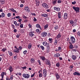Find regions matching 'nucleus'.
I'll return each mask as SVG.
<instances>
[{
    "label": "nucleus",
    "instance_id": "nucleus-1",
    "mask_svg": "<svg viewBox=\"0 0 80 80\" xmlns=\"http://www.w3.org/2000/svg\"><path fill=\"white\" fill-rule=\"evenodd\" d=\"M73 8L74 10L77 13H79V12H80V8L79 7H76L75 6H73Z\"/></svg>",
    "mask_w": 80,
    "mask_h": 80
},
{
    "label": "nucleus",
    "instance_id": "nucleus-2",
    "mask_svg": "<svg viewBox=\"0 0 80 80\" xmlns=\"http://www.w3.org/2000/svg\"><path fill=\"white\" fill-rule=\"evenodd\" d=\"M71 42L72 43H75V38L73 36H72L70 37Z\"/></svg>",
    "mask_w": 80,
    "mask_h": 80
},
{
    "label": "nucleus",
    "instance_id": "nucleus-3",
    "mask_svg": "<svg viewBox=\"0 0 80 80\" xmlns=\"http://www.w3.org/2000/svg\"><path fill=\"white\" fill-rule=\"evenodd\" d=\"M22 76L25 78H30V75L28 74H23Z\"/></svg>",
    "mask_w": 80,
    "mask_h": 80
},
{
    "label": "nucleus",
    "instance_id": "nucleus-4",
    "mask_svg": "<svg viewBox=\"0 0 80 80\" xmlns=\"http://www.w3.org/2000/svg\"><path fill=\"white\" fill-rule=\"evenodd\" d=\"M42 6L44 7V8H46L47 9H48V8H49L48 5L46 3H43L42 4Z\"/></svg>",
    "mask_w": 80,
    "mask_h": 80
},
{
    "label": "nucleus",
    "instance_id": "nucleus-5",
    "mask_svg": "<svg viewBox=\"0 0 80 80\" xmlns=\"http://www.w3.org/2000/svg\"><path fill=\"white\" fill-rule=\"evenodd\" d=\"M47 35V33L46 32H44L41 33V36L43 37H45Z\"/></svg>",
    "mask_w": 80,
    "mask_h": 80
},
{
    "label": "nucleus",
    "instance_id": "nucleus-6",
    "mask_svg": "<svg viewBox=\"0 0 80 80\" xmlns=\"http://www.w3.org/2000/svg\"><path fill=\"white\" fill-rule=\"evenodd\" d=\"M43 71L44 77H47V70L45 69H44Z\"/></svg>",
    "mask_w": 80,
    "mask_h": 80
},
{
    "label": "nucleus",
    "instance_id": "nucleus-7",
    "mask_svg": "<svg viewBox=\"0 0 80 80\" xmlns=\"http://www.w3.org/2000/svg\"><path fill=\"white\" fill-rule=\"evenodd\" d=\"M63 18L65 20L67 19V18H68V14H67V13H64Z\"/></svg>",
    "mask_w": 80,
    "mask_h": 80
},
{
    "label": "nucleus",
    "instance_id": "nucleus-8",
    "mask_svg": "<svg viewBox=\"0 0 80 80\" xmlns=\"http://www.w3.org/2000/svg\"><path fill=\"white\" fill-rule=\"evenodd\" d=\"M35 2H36V6L37 7L39 6V5H40V1L39 0H35Z\"/></svg>",
    "mask_w": 80,
    "mask_h": 80
},
{
    "label": "nucleus",
    "instance_id": "nucleus-9",
    "mask_svg": "<svg viewBox=\"0 0 80 80\" xmlns=\"http://www.w3.org/2000/svg\"><path fill=\"white\" fill-rule=\"evenodd\" d=\"M25 10H26V12H30V9L29 8V7H28V6L25 7Z\"/></svg>",
    "mask_w": 80,
    "mask_h": 80
},
{
    "label": "nucleus",
    "instance_id": "nucleus-10",
    "mask_svg": "<svg viewBox=\"0 0 80 80\" xmlns=\"http://www.w3.org/2000/svg\"><path fill=\"white\" fill-rule=\"evenodd\" d=\"M54 9L55 10H56V11H57L58 12H59V11H60V8L56 7H54Z\"/></svg>",
    "mask_w": 80,
    "mask_h": 80
},
{
    "label": "nucleus",
    "instance_id": "nucleus-11",
    "mask_svg": "<svg viewBox=\"0 0 80 80\" xmlns=\"http://www.w3.org/2000/svg\"><path fill=\"white\" fill-rule=\"evenodd\" d=\"M73 74L74 75L80 76V73L77 72H74L73 73Z\"/></svg>",
    "mask_w": 80,
    "mask_h": 80
},
{
    "label": "nucleus",
    "instance_id": "nucleus-12",
    "mask_svg": "<svg viewBox=\"0 0 80 80\" xmlns=\"http://www.w3.org/2000/svg\"><path fill=\"white\" fill-rule=\"evenodd\" d=\"M41 16L42 17H48V14H46V13H44L41 14Z\"/></svg>",
    "mask_w": 80,
    "mask_h": 80
},
{
    "label": "nucleus",
    "instance_id": "nucleus-13",
    "mask_svg": "<svg viewBox=\"0 0 80 80\" xmlns=\"http://www.w3.org/2000/svg\"><path fill=\"white\" fill-rule=\"evenodd\" d=\"M8 70L10 71V73H12L13 71V68L11 66H10L9 68H8Z\"/></svg>",
    "mask_w": 80,
    "mask_h": 80
},
{
    "label": "nucleus",
    "instance_id": "nucleus-14",
    "mask_svg": "<svg viewBox=\"0 0 80 80\" xmlns=\"http://www.w3.org/2000/svg\"><path fill=\"white\" fill-rule=\"evenodd\" d=\"M55 76L56 78V80H58L60 78V76L58 74H56Z\"/></svg>",
    "mask_w": 80,
    "mask_h": 80
},
{
    "label": "nucleus",
    "instance_id": "nucleus-15",
    "mask_svg": "<svg viewBox=\"0 0 80 80\" xmlns=\"http://www.w3.org/2000/svg\"><path fill=\"white\" fill-rule=\"evenodd\" d=\"M48 27V24H47L44 27V30H47Z\"/></svg>",
    "mask_w": 80,
    "mask_h": 80
},
{
    "label": "nucleus",
    "instance_id": "nucleus-16",
    "mask_svg": "<svg viewBox=\"0 0 80 80\" xmlns=\"http://www.w3.org/2000/svg\"><path fill=\"white\" fill-rule=\"evenodd\" d=\"M77 21H76L75 22H73V24H72V27H74L77 26Z\"/></svg>",
    "mask_w": 80,
    "mask_h": 80
},
{
    "label": "nucleus",
    "instance_id": "nucleus-17",
    "mask_svg": "<svg viewBox=\"0 0 80 80\" xmlns=\"http://www.w3.org/2000/svg\"><path fill=\"white\" fill-rule=\"evenodd\" d=\"M14 52L16 53H19V49L18 48H17V49H15L14 50Z\"/></svg>",
    "mask_w": 80,
    "mask_h": 80
},
{
    "label": "nucleus",
    "instance_id": "nucleus-18",
    "mask_svg": "<svg viewBox=\"0 0 80 80\" xmlns=\"http://www.w3.org/2000/svg\"><path fill=\"white\" fill-rule=\"evenodd\" d=\"M45 62L47 65H50V62L49 60H47L45 61Z\"/></svg>",
    "mask_w": 80,
    "mask_h": 80
},
{
    "label": "nucleus",
    "instance_id": "nucleus-19",
    "mask_svg": "<svg viewBox=\"0 0 80 80\" xmlns=\"http://www.w3.org/2000/svg\"><path fill=\"white\" fill-rule=\"evenodd\" d=\"M62 13L61 12H58V18H61V14Z\"/></svg>",
    "mask_w": 80,
    "mask_h": 80
},
{
    "label": "nucleus",
    "instance_id": "nucleus-20",
    "mask_svg": "<svg viewBox=\"0 0 80 80\" xmlns=\"http://www.w3.org/2000/svg\"><path fill=\"white\" fill-rule=\"evenodd\" d=\"M72 60H76V59L77 58V57H76V56L73 55L72 56Z\"/></svg>",
    "mask_w": 80,
    "mask_h": 80
},
{
    "label": "nucleus",
    "instance_id": "nucleus-21",
    "mask_svg": "<svg viewBox=\"0 0 80 80\" xmlns=\"http://www.w3.org/2000/svg\"><path fill=\"white\" fill-rule=\"evenodd\" d=\"M60 56V54L58 53H56L54 55L55 57H58Z\"/></svg>",
    "mask_w": 80,
    "mask_h": 80
},
{
    "label": "nucleus",
    "instance_id": "nucleus-22",
    "mask_svg": "<svg viewBox=\"0 0 80 80\" xmlns=\"http://www.w3.org/2000/svg\"><path fill=\"white\" fill-rule=\"evenodd\" d=\"M61 34L60 33L58 34L57 36L56 37L57 39H58V38H60V37H61Z\"/></svg>",
    "mask_w": 80,
    "mask_h": 80
},
{
    "label": "nucleus",
    "instance_id": "nucleus-23",
    "mask_svg": "<svg viewBox=\"0 0 80 80\" xmlns=\"http://www.w3.org/2000/svg\"><path fill=\"white\" fill-rule=\"evenodd\" d=\"M10 10H11V11L12 12H14V13H17L16 10H14L13 8H12L10 9Z\"/></svg>",
    "mask_w": 80,
    "mask_h": 80
},
{
    "label": "nucleus",
    "instance_id": "nucleus-24",
    "mask_svg": "<svg viewBox=\"0 0 80 80\" xmlns=\"http://www.w3.org/2000/svg\"><path fill=\"white\" fill-rule=\"evenodd\" d=\"M57 3V0H54L52 2V3L54 5H56Z\"/></svg>",
    "mask_w": 80,
    "mask_h": 80
},
{
    "label": "nucleus",
    "instance_id": "nucleus-25",
    "mask_svg": "<svg viewBox=\"0 0 80 80\" xmlns=\"http://www.w3.org/2000/svg\"><path fill=\"white\" fill-rule=\"evenodd\" d=\"M42 44L44 46H47V42L46 41H44L42 42Z\"/></svg>",
    "mask_w": 80,
    "mask_h": 80
},
{
    "label": "nucleus",
    "instance_id": "nucleus-26",
    "mask_svg": "<svg viewBox=\"0 0 80 80\" xmlns=\"http://www.w3.org/2000/svg\"><path fill=\"white\" fill-rule=\"evenodd\" d=\"M8 53L10 56H13V53L11 51H8Z\"/></svg>",
    "mask_w": 80,
    "mask_h": 80
},
{
    "label": "nucleus",
    "instance_id": "nucleus-27",
    "mask_svg": "<svg viewBox=\"0 0 80 80\" xmlns=\"http://www.w3.org/2000/svg\"><path fill=\"white\" fill-rule=\"evenodd\" d=\"M36 27L37 28H40V29H41V27H40V25L39 24H37L36 25Z\"/></svg>",
    "mask_w": 80,
    "mask_h": 80
},
{
    "label": "nucleus",
    "instance_id": "nucleus-28",
    "mask_svg": "<svg viewBox=\"0 0 80 80\" xmlns=\"http://www.w3.org/2000/svg\"><path fill=\"white\" fill-rule=\"evenodd\" d=\"M40 57L42 60H46V58H45L44 56H41Z\"/></svg>",
    "mask_w": 80,
    "mask_h": 80
},
{
    "label": "nucleus",
    "instance_id": "nucleus-29",
    "mask_svg": "<svg viewBox=\"0 0 80 80\" xmlns=\"http://www.w3.org/2000/svg\"><path fill=\"white\" fill-rule=\"evenodd\" d=\"M73 21L72 20H71L69 21V23L71 25H72L73 23Z\"/></svg>",
    "mask_w": 80,
    "mask_h": 80
},
{
    "label": "nucleus",
    "instance_id": "nucleus-30",
    "mask_svg": "<svg viewBox=\"0 0 80 80\" xmlns=\"http://www.w3.org/2000/svg\"><path fill=\"white\" fill-rule=\"evenodd\" d=\"M69 48L70 49H72L73 48V46L72 44H71L69 46Z\"/></svg>",
    "mask_w": 80,
    "mask_h": 80
},
{
    "label": "nucleus",
    "instance_id": "nucleus-31",
    "mask_svg": "<svg viewBox=\"0 0 80 80\" xmlns=\"http://www.w3.org/2000/svg\"><path fill=\"white\" fill-rule=\"evenodd\" d=\"M6 50H7V48H3V49H2L1 51L2 52H5V51H6Z\"/></svg>",
    "mask_w": 80,
    "mask_h": 80
},
{
    "label": "nucleus",
    "instance_id": "nucleus-32",
    "mask_svg": "<svg viewBox=\"0 0 80 80\" xmlns=\"http://www.w3.org/2000/svg\"><path fill=\"white\" fill-rule=\"evenodd\" d=\"M32 47V45L30 44H29L28 46V49H30Z\"/></svg>",
    "mask_w": 80,
    "mask_h": 80
},
{
    "label": "nucleus",
    "instance_id": "nucleus-33",
    "mask_svg": "<svg viewBox=\"0 0 80 80\" xmlns=\"http://www.w3.org/2000/svg\"><path fill=\"white\" fill-rule=\"evenodd\" d=\"M58 50V51H59L60 52H62V48H61V47H59Z\"/></svg>",
    "mask_w": 80,
    "mask_h": 80
},
{
    "label": "nucleus",
    "instance_id": "nucleus-34",
    "mask_svg": "<svg viewBox=\"0 0 80 80\" xmlns=\"http://www.w3.org/2000/svg\"><path fill=\"white\" fill-rule=\"evenodd\" d=\"M40 47L41 49H42V50H45V48L43 46H41Z\"/></svg>",
    "mask_w": 80,
    "mask_h": 80
},
{
    "label": "nucleus",
    "instance_id": "nucleus-35",
    "mask_svg": "<svg viewBox=\"0 0 80 80\" xmlns=\"http://www.w3.org/2000/svg\"><path fill=\"white\" fill-rule=\"evenodd\" d=\"M56 66L57 67H60V63H59V62H57V63H56Z\"/></svg>",
    "mask_w": 80,
    "mask_h": 80
},
{
    "label": "nucleus",
    "instance_id": "nucleus-36",
    "mask_svg": "<svg viewBox=\"0 0 80 80\" xmlns=\"http://www.w3.org/2000/svg\"><path fill=\"white\" fill-rule=\"evenodd\" d=\"M18 48L19 50H22V47L20 46H19Z\"/></svg>",
    "mask_w": 80,
    "mask_h": 80
},
{
    "label": "nucleus",
    "instance_id": "nucleus-37",
    "mask_svg": "<svg viewBox=\"0 0 80 80\" xmlns=\"http://www.w3.org/2000/svg\"><path fill=\"white\" fill-rule=\"evenodd\" d=\"M1 77H2V78H4V75L2 72L1 74Z\"/></svg>",
    "mask_w": 80,
    "mask_h": 80
},
{
    "label": "nucleus",
    "instance_id": "nucleus-38",
    "mask_svg": "<svg viewBox=\"0 0 80 80\" xmlns=\"http://www.w3.org/2000/svg\"><path fill=\"white\" fill-rule=\"evenodd\" d=\"M22 17L23 18H25V19H27V18H28L27 16H25V15H22Z\"/></svg>",
    "mask_w": 80,
    "mask_h": 80
},
{
    "label": "nucleus",
    "instance_id": "nucleus-39",
    "mask_svg": "<svg viewBox=\"0 0 80 80\" xmlns=\"http://www.w3.org/2000/svg\"><path fill=\"white\" fill-rule=\"evenodd\" d=\"M57 42H58V41H57V39L55 40V42H54V44L55 45H57Z\"/></svg>",
    "mask_w": 80,
    "mask_h": 80
},
{
    "label": "nucleus",
    "instance_id": "nucleus-40",
    "mask_svg": "<svg viewBox=\"0 0 80 80\" xmlns=\"http://www.w3.org/2000/svg\"><path fill=\"white\" fill-rule=\"evenodd\" d=\"M13 75H12L11 76V77H10V80H13Z\"/></svg>",
    "mask_w": 80,
    "mask_h": 80
},
{
    "label": "nucleus",
    "instance_id": "nucleus-41",
    "mask_svg": "<svg viewBox=\"0 0 80 80\" xmlns=\"http://www.w3.org/2000/svg\"><path fill=\"white\" fill-rule=\"evenodd\" d=\"M20 28H23V24H21L20 26Z\"/></svg>",
    "mask_w": 80,
    "mask_h": 80
},
{
    "label": "nucleus",
    "instance_id": "nucleus-42",
    "mask_svg": "<svg viewBox=\"0 0 80 80\" xmlns=\"http://www.w3.org/2000/svg\"><path fill=\"white\" fill-rule=\"evenodd\" d=\"M30 36L31 37H33V34L32 32H30Z\"/></svg>",
    "mask_w": 80,
    "mask_h": 80
},
{
    "label": "nucleus",
    "instance_id": "nucleus-43",
    "mask_svg": "<svg viewBox=\"0 0 80 80\" xmlns=\"http://www.w3.org/2000/svg\"><path fill=\"white\" fill-rule=\"evenodd\" d=\"M20 1L22 3H25V0H20Z\"/></svg>",
    "mask_w": 80,
    "mask_h": 80
},
{
    "label": "nucleus",
    "instance_id": "nucleus-44",
    "mask_svg": "<svg viewBox=\"0 0 80 80\" xmlns=\"http://www.w3.org/2000/svg\"><path fill=\"white\" fill-rule=\"evenodd\" d=\"M2 16L3 18V17H5V13L3 12H2Z\"/></svg>",
    "mask_w": 80,
    "mask_h": 80
},
{
    "label": "nucleus",
    "instance_id": "nucleus-45",
    "mask_svg": "<svg viewBox=\"0 0 80 80\" xmlns=\"http://www.w3.org/2000/svg\"><path fill=\"white\" fill-rule=\"evenodd\" d=\"M35 72L31 76V77H33L35 76Z\"/></svg>",
    "mask_w": 80,
    "mask_h": 80
},
{
    "label": "nucleus",
    "instance_id": "nucleus-46",
    "mask_svg": "<svg viewBox=\"0 0 80 80\" xmlns=\"http://www.w3.org/2000/svg\"><path fill=\"white\" fill-rule=\"evenodd\" d=\"M27 52V51L25 50L24 52H23V53H24V55H25Z\"/></svg>",
    "mask_w": 80,
    "mask_h": 80
},
{
    "label": "nucleus",
    "instance_id": "nucleus-47",
    "mask_svg": "<svg viewBox=\"0 0 80 80\" xmlns=\"http://www.w3.org/2000/svg\"><path fill=\"white\" fill-rule=\"evenodd\" d=\"M33 21L34 22H37V19H36V18H35V17H34V19H33Z\"/></svg>",
    "mask_w": 80,
    "mask_h": 80
},
{
    "label": "nucleus",
    "instance_id": "nucleus-48",
    "mask_svg": "<svg viewBox=\"0 0 80 80\" xmlns=\"http://www.w3.org/2000/svg\"><path fill=\"white\" fill-rule=\"evenodd\" d=\"M11 27L13 29H15V25L13 24H12Z\"/></svg>",
    "mask_w": 80,
    "mask_h": 80
},
{
    "label": "nucleus",
    "instance_id": "nucleus-49",
    "mask_svg": "<svg viewBox=\"0 0 80 80\" xmlns=\"http://www.w3.org/2000/svg\"><path fill=\"white\" fill-rule=\"evenodd\" d=\"M77 34L78 35V36L79 37H80V31H78L77 32Z\"/></svg>",
    "mask_w": 80,
    "mask_h": 80
},
{
    "label": "nucleus",
    "instance_id": "nucleus-50",
    "mask_svg": "<svg viewBox=\"0 0 80 80\" xmlns=\"http://www.w3.org/2000/svg\"><path fill=\"white\" fill-rule=\"evenodd\" d=\"M36 31L38 33H39L40 32V30L38 29H37Z\"/></svg>",
    "mask_w": 80,
    "mask_h": 80
},
{
    "label": "nucleus",
    "instance_id": "nucleus-51",
    "mask_svg": "<svg viewBox=\"0 0 80 80\" xmlns=\"http://www.w3.org/2000/svg\"><path fill=\"white\" fill-rule=\"evenodd\" d=\"M11 16V13H8V17H10Z\"/></svg>",
    "mask_w": 80,
    "mask_h": 80
},
{
    "label": "nucleus",
    "instance_id": "nucleus-52",
    "mask_svg": "<svg viewBox=\"0 0 80 80\" xmlns=\"http://www.w3.org/2000/svg\"><path fill=\"white\" fill-rule=\"evenodd\" d=\"M42 76L43 74L42 73H40V74H39V77H42Z\"/></svg>",
    "mask_w": 80,
    "mask_h": 80
},
{
    "label": "nucleus",
    "instance_id": "nucleus-53",
    "mask_svg": "<svg viewBox=\"0 0 80 80\" xmlns=\"http://www.w3.org/2000/svg\"><path fill=\"white\" fill-rule=\"evenodd\" d=\"M52 13L53 15H56V12H55L54 11L52 12Z\"/></svg>",
    "mask_w": 80,
    "mask_h": 80
},
{
    "label": "nucleus",
    "instance_id": "nucleus-54",
    "mask_svg": "<svg viewBox=\"0 0 80 80\" xmlns=\"http://www.w3.org/2000/svg\"><path fill=\"white\" fill-rule=\"evenodd\" d=\"M74 47H75V48H78V46L77 45H74Z\"/></svg>",
    "mask_w": 80,
    "mask_h": 80
},
{
    "label": "nucleus",
    "instance_id": "nucleus-55",
    "mask_svg": "<svg viewBox=\"0 0 80 80\" xmlns=\"http://www.w3.org/2000/svg\"><path fill=\"white\" fill-rule=\"evenodd\" d=\"M54 28H55V30H57V29H58V26H55L54 27Z\"/></svg>",
    "mask_w": 80,
    "mask_h": 80
},
{
    "label": "nucleus",
    "instance_id": "nucleus-56",
    "mask_svg": "<svg viewBox=\"0 0 80 80\" xmlns=\"http://www.w3.org/2000/svg\"><path fill=\"white\" fill-rule=\"evenodd\" d=\"M61 2H62V1H61V0H58V3H60Z\"/></svg>",
    "mask_w": 80,
    "mask_h": 80
},
{
    "label": "nucleus",
    "instance_id": "nucleus-57",
    "mask_svg": "<svg viewBox=\"0 0 80 80\" xmlns=\"http://www.w3.org/2000/svg\"><path fill=\"white\" fill-rule=\"evenodd\" d=\"M14 24H15V25L16 27H17V22L14 21Z\"/></svg>",
    "mask_w": 80,
    "mask_h": 80
},
{
    "label": "nucleus",
    "instance_id": "nucleus-58",
    "mask_svg": "<svg viewBox=\"0 0 80 80\" xmlns=\"http://www.w3.org/2000/svg\"><path fill=\"white\" fill-rule=\"evenodd\" d=\"M22 68L23 70H25V69H26V68H27V67H22Z\"/></svg>",
    "mask_w": 80,
    "mask_h": 80
},
{
    "label": "nucleus",
    "instance_id": "nucleus-59",
    "mask_svg": "<svg viewBox=\"0 0 80 80\" xmlns=\"http://www.w3.org/2000/svg\"><path fill=\"white\" fill-rule=\"evenodd\" d=\"M13 59L14 60H16V59H17V56H14L13 57Z\"/></svg>",
    "mask_w": 80,
    "mask_h": 80
},
{
    "label": "nucleus",
    "instance_id": "nucleus-60",
    "mask_svg": "<svg viewBox=\"0 0 80 80\" xmlns=\"http://www.w3.org/2000/svg\"><path fill=\"white\" fill-rule=\"evenodd\" d=\"M16 18H17L18 19H20V17L19 16H16Z\"/></svg>",
    "mask_w": 80,
    "mask_h": 80
},
{
    "label": "nucleus",
    "instance_id": "nucleus-61",
    "mask_svg": "<svg viewBox=\"0 0 80 80\" xmlns=\"http://www.w3.org/2000/svg\"><path fill=\"white\" fill-rule=\"evenodd\" d=\"M72 4L73 5H75V4H76V2L75 1H74L73 2H72Z\"/></svg>",
    "mask_w": 80,
    "mask_h": 80
},
{
    "label": "nucleus",
    "instance_id": "nucleus-62",
    "mask_svg": "<svg viewBox=\"0 0 80 80\" xmlns=\"http://www.w3.org/2000/svg\"><path fill=\"white\" fill-rule=\"evenodd\" d=\"M38 63H39V65H41V63L40 62V60H38Z\"/></svg>",
    "mask_w": 80,
    "mask_h": 80
},
{
    "label": "nucleus",
    "instance_id": "nucleus-63",
    "mask_svg": "<svg viewBox=\"0 0 80 80\" xmlns=\"http://www.w3.org/2000/svg\"><path fill=\"white\" fill-rule=\"evenodd\" d=\"M46 11L47 12H50L51 11V10L50 9H48L46 10Z\"/></svg>",
    "mask_w": 80,
    "mask_h": 80
},
{
    "label": "nucleus",
    "instance_id": "nucleus-64",
    "mask_svg": "<svg viewBox=\"0 0 80 80\" xmlns=\"http://www.w3.org/2000/svg\"><path fill=\"white\" fill-rule=\"evenodd\" d=\"M28 26L29 27V28H31L32 27V25H31V24H28Z\"/></svg>",
    "mask_w": 80,
    "mask_h": 80
}]
</instances>
